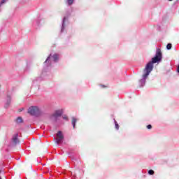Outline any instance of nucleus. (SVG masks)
Wrapping results in <instances>:
<instances>
[{"mask_svg": "<svg viewBox=\"0 0 179 179\" xmlns=\"http://www.w3.org/2000/svg\"><path fill=\"white\" fill-rule=\"evenodd\" d=\"M162 50L160 49H157L155 56L149 62L144 68L143 72L142 78L143 80H146L150 72L153 71V64H157V62H160L162 61Z\"/></svg>", "mask_w": 179, "mask_h": 179, "instance_id": "1", "label": "nucleus"}, {"mask_svg": "<svg viewBox=\"0 0 179 179\" xmlns=\"http://www.w3.org/2000/svg\"><path fill=\"white\" fill-rule=\"evenodd\" d=\"M28 113L30 114V115L38 117V115L41 114V110H40V108H38L37 106H31L28 109Z\"/></svg>", "mask_w": 179, "mask_h": 179, "instance_id": "2", "label": "nucleus"}, {"mask_svg": "<svg viewBox=\"0 0 179 179\" xmlns=\"http://www.w3.org/2000/svg\"><path fill=\"white\" fill-rule=\"evenodd\" d=\"M56 136L55 143H57V145H59V143H62V141H64V134H62V131H59L56 134Z\"/></svg>", "mask_w": 179, "mask_h": 179, "instance_id": "3", "label": "nucleus"}, {"mask_svg": "<svg viewBox=\"0 0 179 179\" xmlns=\"http://www.w3.org/2000/svg\"><path fill=\"white\" fill-rule=\"evenodd\" d=\"M19 134H16L13 136V145H17L19 143Z\"/></svg>", "mask_w": 179, "mask_h": 179, "instance_id": "4", "label": "nucleus"}, {"mask_svg": "<svg viewBox=\"0 0 179 179\" xmlns=\"http://www.w3.org/2000/svg\"><path fill=\"white\" fill-rule=\"evenodd\" d=\"M62 115V113L59 110H57L55 113V114L52 115V117L54 118H58V117H61Z\"/></svg>", "mask_w": 179, "mask_h": 179, "instance_id": "5", "label": "nucleus"}, {"mask_svg": "<svg viewBox=\"0 0 179 179\" xmlns=\"http://www.w3.org/2000/svg\"><path fill=\"white\" fill-rule=\"evenodd\" d=\"M78 120L75 117H72L71 120V124L73 125V128L75 129V126L76 125V122H77Z\"/></svg>", "mask_w": 179, "mask_h": 179, "instance_id": "6", "label": "nucleus"}, {"mask_svg": "<svg viewBox=\"0 0 179 179\" xmlns=\"http://www.w3.org/2000/svg\"><path fill=\"white\" fill-rule=\"evenodd\" d=\"M22 122H23V119L20 117H18L17 119H16V123L17 124H22Z\"/></svg>", "mask_w": 179, "mask_h": 179, "instance_id": "7", "label": "nucleus"}, {"mask_svg": "<svg viewBox=\"0 0 179 179\" xmlns=\"http://www.w3.org/2000/svg\"><path fill=\"white\" fill-rule=\"evenodd\" d=\"M52 58H53L55 62H57V61H58V55H54L52 56Z\"/></svg>", "mask_w": 179, "mask_h": 179, "instance_id": "8", "label": "nucleus"}, {"mask_svg": "<svg viewBox=\"0 0 179 179\" xmlns=\"http://www.w3.org/2000/svg\"><path fill=\"white\" fill-rule=\"evenodd\" d=\"M9 100L6 103V107H9V105L10 104V96H8Z\"/></svg>", "mask_w": 179, "mask_h": 179, "instance_id": "9", "label": "nucleus"}, {"mask_svg": "<svg viewBox=\"0 0 179 179\" xmlns=\"http://www.w3.org/2000/svg\"><path fill=\"white\" fill-rule=\"evenodd\" d=\"M148 174H150V176H153V174H155V171L150 169L148 171Z\"/></svg>", "mask_w": 179, "mask_h": 179, "instance_id": "10", "label": "nucleus"}, {"mask_svg": "<svg viewBox=\"0 0 179 179\" xmlns=\"http://www.w3.org/2000/svg\"><path fill=\"white\" fill-rule=\"evenodd\" d=\"M66 17H64L63 19V25H62V31H64V28L65 27V26L64 24H65V20H66Z\"/></svg>", "mask_w": 179, "mask_h": 179, "instance_id": "11", "label": "nucleus"}, {"mask_svg": "<svg viewBox=\"0 0 179 179\" xmlns=\"http://www.w3.org/2000/svg\"><path fill=\"white\" fill-rule=\"evenodd\" d=\"M172 45L171 43H168L166 45L167 50H171Z\"/></svg>", "mask_w": 179, "mask_h": 179, "instance_id": "12", "label": "nucleus"}, {"mask_svg": "<svg viewBox=\"0 0 179 179\" xmlns=\"http://www.w3.org/2000/svg\"><path fill=\"white\" fill-rule=\"evenodd\" d=\"M67 3H69V5H72V3H73V0H67Z\"/></svg>", "mask_w": 179, "mask_h": 179, "instance_id": "13", "label": "nucleus"}, {"mask_svg": "<svg viewBox=\"0 0 179 179\" xmlns=\"http://www.w3.org/2000/svg\"><path fill=\"white\" fill-rule=\"evenodd\" d=\"M115 124L116 129H120V125H118V123H117V122H115Z\"/></svg>", "mask_w": 179, "mask_h": 179, "instance_id": "14", "label": "nucleus"}, {"mask_svg": "<svg viewBox=\"0 0 179 179\" xmlns=\"http://www.w3.org/2000/svg\"><path fill=\"white\" fill-rule=\"evenodd\" d=\"M147 129H152V126H151V124L147 125Z\"/></svg>", "mask_w": 179, "mask_h": 179, "instance_id": "15", "label": "nucleus"}, {"mask_svg": "<svg viewBox=\"0 0 179 179\" xmlns=\"http://www.w3.org/2000/svg\"><path fill=\"white\" fill-rule=\"evenodd\" d=\"M177 72L179 73V65L178 66Z\"/></svg>", "mask_w": 179, "mask_h": 179, "instance_id": "16", "label": "nucleus"}, {"mask_svg": "<svg viewBox=\"0 0 179 179\" xmlns=\"http://www.w3.org/2000/svg\"><path fill=\"white\" fill-rule=\"evenodd\" d=\"M1 3H5V0L1 1Z\"/></svg>", "mask_w": 179, "mask_h": 179, "instance_id": "17", "label": "nucleus"}, {"mask_svg": "<svg viewBox=\"0 0 179 179\" xmlns=\"http://www.w3.org/2000/svg\"><path fill=\"white\" fill-rule=\"evenodd\" d=\"M48 59H50V57H48L45 61V62H47L48 61Z\"/></svg>", "mask_w": 179, "mask_h": 179, "instance_id": "18", "label": "nucleus"}, {"mask_svg": "<svg viewBox=\"0 0 179 179\" xmlns=\"http://www.w3.org/2000/svg\"><path fill=\"white\" fill-rule=\"evenodd\" d=\"M1 173H2V171H1V170H0V174H1ZM0 179H2V178L0 177Z\"/></svg>", "mask_w": 179, "mask_h": 179, "instance_id": "19", "label": "nucleus"}, {"mask_svg": "<svg viewBox=\"0 0 179 179\" xmlns=\"http://www.w3.org/2000/svg\"><path fill=\"white\" fill-rule=\"evenodd\" d=\"M101 87H106V86H105V85H101Z\"/></svg>", "mask_w": 179, "mask_h": 179, "instance_id": "20", "label": "nucleus"}, {"mask_svg": "<svg viewBox=\"0 0 179 179\" xmlns=\"http://www.w3.org/2000/svg\"><path fill=\"white\" fill-rule=\"evenodd\" d=\"M64 119H66V117H64Z\"/></svg>", "mask_w": 179, "mask_h": 179, "instance_id": "21", "label": "nucleus"}, {"mask_svg": "<svg viewBox=\"0 0 179 179\" xmlns=\"http://www.w3.org/2000/svg\"><path fill=\"white\" fill-rule=\"evenodd\" d=\"M169 1H173V0H169Z\"/></svg>", "mask_w": 179, "mask_h": 179, "instance_id": "22", "label": "nucleus"}]
</instances>
